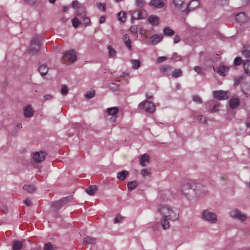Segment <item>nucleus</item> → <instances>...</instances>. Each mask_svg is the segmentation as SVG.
<instances>
[{"label": "nucleus", "instance_id": "864d4df0", "mask_svg": "<svg viewBox=\"0 0 250 250\" xmlns=\"http://www.w3.org/2000/svg\"><path fill=\"white\" fill-rule=\"evenodd\" d=\"M123 218V217L120 214H118L114 219V222L115 223H119Z\"/></svg>", "mask_w": 250, "mask_h": 250}, {"label": "nucleus", "instance_id": "79ce46f5", "mask_svg": "<svg viewBox=\"0 0 250 250\" xmlns=\"http://www.w3.org/2000/svg\"><path fill=\"white\" fill-rule=\"evenodd\" d=\"M184 3V0H173V3L176 7L181 6Z\"/></svg>", "mask_w": 250, "mask_h": 250}, {"label": "nucleus", "instance_id": "1a4fd4ad", "mask_svg": "<svg viewBox=\"0 0 250 250\" xmlns=\"http://www.w3.org/2000/svg\"><path fill=\"white\" fill-rule=\"evenodd\" d=\"M45 153L41 151L35 152L33 156V159L35 162L40 163L45 159Z\"/></svg>", "mask_w": 250, "mask_h": 250}, {"label": "nucleus", "instance_id": "6e6552de", "mask_svg": "<svg viewBox=\"0 0 250 250\" xmlns=\"http://www.w3.org/2000/svg\"><path fill=\"white\" fill-rule=\"evenodd\" d=\"M230 215L234 218H237L241 221H244L246 219V216L242 214L241 211L237 209H235L229 212Z\"/></svg>", "mask_w": 250, "mask_h": 250}, {"label": "nucleus", "instance_id": "774afa93", "mask_svg": "<svg viewBox=\"0 0 250 250\" xmlns=\"http://www.w3.org/2000/svg\"><path fill=\"white\" fill-rule=\"evenodd\" d=\"M61 21L62 22H65L66 21H67V19L65 18H62L61 19Z\"/></svg>", "mask_w": 250, "mask_h": 250}, {"label": "nucleus", "instance_id": "7ed1b4c3", "mask_svg": "<svg viewBox=\"0 0 250 250\" xmlns=\"http://www.w3.org/2000/svg\"><path fill=\"white\" fill-rule=\"evenodd\" d=\"M64 62H74L77 60L76 52L74 50H70L65 52L62 56Z\"/></svg>", "mask_w": 250, "mask_h": 250}, {"label": "nucleus", "instance_id": "13d9d810", "mask_svg": "<svg viewBox=\"0 0 250 250\" xmlns=\"http://www.w3.org/2000/svg\"><path fill=\"white\" fill-rule=\"evenodd\" d=\"M173 41L175 43H178L180 41V37L177 35L175 36L173 39Z\"/></svg>", "mask_w": 250, "mask_h": 250}, {"label": "nucleus", "instance_id": "cd10ccee", "mask_svg": "<svg viewBox=\"0 0 250 250\" xmlns=\"http://www.w3.org/2000/svg\"><path fill=\"white\" fill-rule=\"evenodd\" d=\"M128 172L126 170L119 172L117 173V178L120 180H124L126 177Z\"/></svg>", "mask_w": 250, "mask_h": 250}, {"label": "nucleus", "instance_id": "6ab92c4d", "mask_svg": "<svg viewBox=\"0 0 250 250\" xmlns=\"http://www.w3.org/2000/svg\"><path fill=\"white\" fill-rule=\"evenodd\" d=\"M236 21L239 23H243L247 20V17L243 12L239 13L236 16Z\"/></svg>", "mask_w": 250, "mask_h": 250}, {"label": "nucleus", "instance_id": "bf43d9fd", "mask_svg": "<svg viewBox=\"0 0 250 250\" xmlns=\"http://www.w3.org/2000/svg\"><path fill=\"white\" fill-rule=\"evenodd\" d=\"M130 31L132 33H136L137 31V27L136 26H132L130 27Z\"/></svg>", "mask_w": 250, "mask_h": 250}, {"label": "nucleus", "instance_id": "c03bdc74", "mask_svg": "<svg viewBox=\"0 0 250 250\" xmlns=\"http://www.w3.org/2000/svg\"><path fill=\"white\" fill-rule=\"evenodd\" d=\"M193 100L194 102L197 104H201L202 102L201 98L198 95L193 96Z\"/></svg>", "mask_w": 250, "mask_h": 250}, {"label": "nucleus", "instance_id": "f257e3e1", "mask_svg": "<svg viewBox=\"0 0 250 250\" xmlns=\"http://www.w3.org/2000/svg\"><path fill=\"white\" fill-rule=\"evenodd\" d=\"M158 210L162 216L161 224L164 229L169 228L170 221H174L178 219L177 211L168 205H159Z\"/></svg>", "mask_w": 250, "mask_h": 250}, {"label": "nucleus", "instance_id": "de8ad7c7", "mask_svg": "<svg viewBox=\"0 0 250 250\" xmlns=\"http://www.w3.org/2000/svg\"><path fill=\"white\" fill-rule=\"evenodd\" d=\"M141 174L144 176V177H146V176H149V174H150V172L148 171V170L146 169H143L142 170H141Z\"/></svg>", "mask_w": 250, "mask_h": 250}, {"label": "nucleus", "instance_id": "4be33fe9", "mask_svg": "<svg viewBox=\"0 0 250 250\" xmlns=\"http://www.w3.org/2000/svg\"><path fill=\"white\" fill-rule=\"evenodd\" d=\"M239 104V100L237 98H232L229 100V106L232 109L236 108Z\"/></svg>", "mask_w": 250, "mask_h": 250}, {"label": "nucleus", "instance_id": "9d476101", "mask_svg": "<svg viewBox=\"0 0 250 250\" xmlns=\"http://www.w3.org/2000/svg\"><path fill=\"white\" fill-rule=\"evenodd\" d=\"M213 96L215 98L223 100L228 98L227 92L222 90L214 91L213 92Z\"/></svg>", "mask_w": 250, "mask_h": 250}, {"label": "nucleus", "instance_id": "473e14b6", "mask_svg": "<svg viewBox=\"0 0 250 250\" xmlns=\"http://www.w3.org/2000/svg\"><path fill=\"white\" fill-rule=\"evenodd\" d=\"M163 33L167 36H172L174 34V32L168 27H166L163 29Z\"/></svg>", "mask_w": 250, "mask_h": 250}, {"label": "nucleus", "instance_id": "39448f33", "mask_svg": "<svg viewBox=\"0 0 250 250\" xmlns=\"http://www.w3.org/2000/svg\"><path fill=\"white\" fill-rule=\"evenodd\" d=\"M40 49V42L37 37H35L31 41L30 47V51L33 53H37Z\"/></svg>", "mask_w": 250, "mask_h": 250}, {"label": "nucleus", "instance_id": "69168bd1", "mask_svg": "<svg viewBox=\"0 0 250 250\" xmlns=\"http://www.w3.org/2000/svg\"><path fill=\"white\" fill-rule=\"evenodd\" d=\"M243 77H240L238 79L236 80L235 82V84H238L239 83L243 80Z\"/></svg>", "mask_w": 250, "mask_h": 250}, {"label": "nucleus", "instance_id": "20e7f679", "mask_svg": "<svg viewBox=\"0 0 250 250\" xmlns=\"http://www.w3.org/2000/svg\"><path fill=\"white\" fill-rule=\"evenodd\" d=\"M203 217L205 220L212 224L215 223L217 221L216 214L207 210L203 212Z\"/></svg>", "mask_w": 250, "mask_h": 250}, {"label": "nucleus", "instance_id": "6e6d98bb", "mask_svg": "<svg viewBox=\"0 0 250 250\" xmlns=\"http://www.w3.org/2000/svg\"><path fill=\"white\" fill-rule=\"evenodd\" d=\"M166 60L167 58L166 57H159L158 58L157 61L158 62L160 63L165 61Z\"/></svg>", "mask_w": 250, "mask_h": 250}, {"label": "nucleus", "instance_id": "5fc2aeb1", "mask_svg": "<svg viewBox=\"0 0 250 250\" xmlns=\"http://www.w3.org/2000/svg\"><path fill=\"white\" fill-rule=\"evenodd\" d=\"M24 204L27 206H30L32 204L31 200L28 198L25 199V200L24 201Z\"/></svg>", "mask_w": 250, "mask_h": 250}, {"label": "nucleus", "instance_id": "ddd939ff", "mask_svg": "<svg viewBox=\"0 0 250 250\" xmlns=\"http://www.w3.org/2000/svg\"><path fill=\"white\" fill-rule=\"evenodd\" d=\"M147 21L149 23L154 26H157L159 23V18L154 15H151L149 16Z\"/></svg>", "mask_w": 250, "mask_h": 250}, {"label": "nucleus", "instance_id": "f8f14e48", "mask_svg": "<svg viewBox=\"0 0 250 250\" xmlns=\"http://www.w3.org/2000/svg\"><path fill=\"white\" fill-rule=\"evenodd\" d=\"M72 7L73 8H77V15H80V13L85 10L84 8L78 1H73L72 3Z\"/></svg>", "mask_w": 250, "mask_h": 250}, {"label": "nucleus", "instance_id": "2f4dec72", "mask_svg": "<svg viewBox=\"0 0 250 250\" xmlns=\"http://www.w3.org/2000/svg\"><path fill=\"white\" fill-rule=\"evenodd\" d=\"M138 184L137 181H133L129 182L127 184V188L130 190H134L138 186Z\"/></svg>", "mask_w": 250, "mask_h": 250}, {"label": "nucleus", "instance_id": "a878e982", "mask_svg": "<svg viewBox=\"0 0 250 250\" xmlns=\"http://www.w3.org/2000/svg\"><path fill=\"white\" fill-rule=\"evenodd\" d=\"M118 110L117 107H112L107 108V113L109 115L115 116L118 113Z\"/></svg>", "mask_w": 250, "mask_h": 250}, {"label": "nucleus", "instance_id": "72a5a7b5", "mask_svg": "<svg viewBox=\"0 0 250 250\" xmlns=\"http://www.w3.org/2000/svg\"><path fill=\"white\" fill-rule=\"evenodd\" d=\"M171 70V67L169 65H164L162 68V71L165 75L168 76L170 74Z\"/></svg>", "mask_w": 250, "mask_h": 250}, {"label": "nucleus", "instance_id": "4c0bfd02", "mask_svg": "<svg viewBox=\"0 0 250 250\" xmlns=\"http://www.w3.org/2000/svg\"><path fill=\"white\" fill-rule=\"evenodd\" d=\"M73 26L75 28H77L81 24V21L79 20L77 18H74L72 20Z\"/></svg>", "mask_w": 250, "mask_h": 250}, {"label": "nucleus", "instance_id": "338daca9", "mask_svg": "<svg viewBox=\"0 0 250 250\" xmlns=\"http://www.w3.org/2000/svg\"><path fill=\"white\" fill-rule=\"evenodd\" d=\"M116 117H114V116L110 118V121L111 122H112V123H114L116 121Z\"/></svg>", "mask_w": 250, "mask_h": 250}, {"label": "nucleus", "instance_id": "a211bd4d", "mask_svg": "<svg viewBox=\"0 0 250 250\" xmlns=\"http://www.w3.org/2000/svg\"><path fill=\"white\" fill-rule=\"evenodd\" d=\"M200 5V2L198 0H192L189 3L188 9V11L193 10Z\"/></svg>", "mask_w": 250, "mask_h": 250}, {"label": "nucleus", "instance_id": "ea45409f", "mask_svg": "<svg viewBox=\"0 0 250 250\" xmlns=\"http://www.w3.org/2000/svg\"><path fill=\"white\" fill-rule=\"evenodd\" d=\"M95 95V91L94 90H90L89 91H87L85 94V97L87 99H90L92 98H93L94 96Z\"/></svg>", "mask_w": 250, "mask_h": 250}, {"label": "nucleus", "instance_id": "dca6fc26", "mask_svg": "<svg viewBox=\"0 0 250 250\" xmlns=\"http://www.w3.org/2000/svg\"><path fill=\"white\" fill-rule=\"evenodd\" d=\"M24 115L26 117H31L33 115L34 110L30 105H27L23 109Z\"/></svg>", "mask_w": 250, "mask_h": 250}, {"label": "nucleus", "instance_id": "9b49d317", "mask_svg": "<svg viewBox=\"0 0 250 250\" xmlns=\"http://www.w3.org/2000/svg\"><path fill=\"white\" fill-rule=\"evenodd\" d=\"M163 39L162 34H154L150 37L149 41L151 44L155 45L160 42Z\"/></svg>", "mask_w": 250, "mask_h": 250}, {"label": "nucleus", "instance_id": "5701e85b", "mask_svg": "<svg viewBox=\"0 0 250 250\" xmlns=\"http://www.w3.org/2000/svg\"><path fill=\"white\" fill-rule=\"evenodd\" d=\"M123 39L124 42L125 44L126 47L128 49L131 50L132 49V46L131 45V41L130 40L129 36L127 34H125L124 36Z\"/></svg>", "mask_w": 250, "mask_h": 250}, {"label": "nucleus", "instance_id": "4468645a", "mask_svg": "<svg viewBox=\"0 0 250 250\" xmlns=\"http://www.w3.org/2000/svg\"><path fill=\"white\" fill-rule=\"evenodd\" d=\"M81 20H82L83 24L86 26L89 25L90 22V19L86 16L85 11L80 13V15L78 16Z\"/></svg>", "mask_w": 250, "mask_h": 250}, {"label": "nucleus", "instance_id": "393cba45", "mask_svg": "<svg viewBox=\"0 0 250 250\" xmlns=\"http://www.w3.org/2000/svg\"><path fill=\"white\" fill-rule=\"evenodd\" d=\"M23 189L24 190L26 191L28 193H32L34 192L36 190V188H35V186L33 185H24V186L23 187Z\"/></svg>", "mask_w": 250, "mask_h": 250}, {"label": "nucleus", "instance_id": "09e8293b", "mask_svg": "<svg viewBox=\"0 0 250 250\" xmlns=\"http://www.w3.org/2000/svg\"><path fill=\"white\" fill-rule=\"evenodd\" d=\"M198 120L200 123H206V118L203 115L198 116Z\"/></svg>", "mask_w": 250, "mask_h": 250}, {"label": "nucleus", "instance_id": "c756f323", "mask_svg": "<svg viewBox=\"0 0 250 250\" xmlns=\"http://www.w3.org/2000/svg\"><path fill=\"white\" fill-rule=\"evenodd\" d=\"M108 57L110 58H114L116 55V50L110 45H108Z\"/></svg>", "mask_w": 250, "mask_h": 250}, {"label": "nucleus", "instance_id": "4d7b16f0", "mask_svg": "<svg viewBox=\"0 0 250 250\" xmlns=\"http://www.w3.org/2000/svg\"><path fill=\"white\" fill-rule=\"evenodd\" d=\"M194 70L198 74H200L201 73L202 71V68L200 66H195L194 68Z\"/></svg>", "mask_w": 250, "mask_h": 250}, {"label": "nucleus", "instance_id": "aec40b11", "mask_svg": "<svg viewBox=\"0 0 250 250\" xmlns=\"http://www.w3.org/2000/svg\"><path fill=\"white\" fill-rule=\"evenodd\" d=\"M229 67L225 65H222L218 68L217 72L220 74L221 76H225L229 72Z\"/></svg>", "mask_w": 250, "mask_h": 250}, {"label": "nucleus", "instance_id": "f3484780", "mask_svg": "<svg viewBox=\"0 0 250 250\" xmlns=\"http://www.w3.org/2000/svg\"><path fill=\"white\" fill-rule=\"evenodd\" d=\"M149 163V157L146 154H143L140 159V165L143 167L147 166Z\"/></svg>", "mask_w": 250, "mask_h": 250}, {"label": "nucleus", "instance_id": "3c124183", "mask_svg": "<svg viewBox=\"0 0 250 250\" xmlns=\"http://www.w3.org/2000/svg\"><path fill=\"white\" fill-rule=\"evenodd\" d=\"M44 250H53V247L50 243L46 244L44 246Z\"/></svg>", "mask_w": 250, "mask_h": 250}, {"label": "nucleus", "instance_id": "a18cd8bd", "mask_svg": "<svg viewBox=\"0 0 250 250\" xmlns=\"http://www.w3.org/2000/svg\"><path fill=\"white\" fill-rule=\"evenodd\" d=\"M242 54L247 58H250V50L245 48L242 51Z\"/></svg>", "mask_w": 250, "mask_h": 250}, {"label": "nucleus", "instance_id": "603ef678", "mask_svg": "<svg viewBox=\"0 0 250 250\" xmlns=\"http://www.w3.org/2000/svg\"><path fill=\"white\" fill-rule=\"evenodd\" d=\"M97 7L100 9V10L102 11H104L105 9V6L104 4H103L102 3L99 2L97 3Z\"/></svg>", "mask_w": 250, "mask_h": 250}, {"label": "nucleus", "instance_id": "0eeeda50", "mask_svg": "<svg viewBox=\"0 0 250 250\" xmlns=\"http://www.w3.org/2000/svg\"><path fill=\"white\" fill-rule=\"evenodd\" d=\"M147 16L146 11L145 10L141 11H135L133 12L132 19L135 20L145 19Z\"/></svg>", "mask_w": 250, "mask_h": 250}, {"label": "nucleus", "instance_id": "c9c22d12", "mask_svg": "<svg viewBox=\"0 0 250 250\" xmlns=\"http://www.w3.org/2000/svg\"><path fill=\"white\" fill-rule=\"evenodd\" d=\"M131 63L132 64V68L133 69H138L140 67V62L138 60H132Z\"/></svg>", "mask_w": 250, "mask_h": 250}, {"label": "nucleus", "instance_id": "58836bf2", "mask_svg": "<svg viewBox=\"0 0 250 250\" xmlns=\"http://www.w3.org/2000/svg\"><path fill=\"white\" fill-rule=\"evenodd\" d=\"M145 3L144 0H135L136 5L140 8H143L145 6Z\"/></svg>", "mask_w": 250, "mask_h": 250}, {"label": "nucleus", "instance_id": "f03ea898", "mask_svg": "<svg viewBox=\"0 0 250 250\" xmlns=\"http://www.w3.org/2000/svg\"><path fill=\"white\" fill-rule=\"evenodd\" d=\"M139 107L150 113H153L155 110L154 104L148 101L141 102L139 105Z\"/></svg>", "mask_w": 250, "mask_h": 250}, {"label": "nucleus", "instance_id": "bb28decb", "mask_svg": "<svg viewBox=\"0 0 250 250\" xmlns=\"http://www.w3.org/2000/svg\"><path fill=\"white\" fill-rule=\"evenodd\" d=\"M243 67L245 73L248 75H250V61L247 60L243 63Z\"/></svg>", "mask_w": 250, "mask_h": 250}, {"label": "nucleus", "instance_id": "49530a36", "mask_svg": "<svg viewBox=\"0 0 250 250\" xmlns=\"http://www.w3.org/2000/svg\"><path fill=\"white\" fill-rule=\"evenodd\" d=\"M68 89L66 85H63L61 88V93L62 95H66L68 93Z\"/></svg>", "mask_w": 250, "mask_h": 250}, {"label": "nucleus", "instance_id": "a19ab883", "mask_svg": "<svg viewBox=\"0 0 250 250\" xmlns=\"http://www.w3.org/2000/svg\"><path fill=\"white\" fill-rule=\"evenodd\" d=\"M182 75V71L180 69H176L172 73V76L174 78H178Z\"/></svg>", "mask_w": 250, "mask_h": 250}, {"label": "nucleus", "instance_id": "2eb2a0df", "mask_svg": "<svg viewBox=\"0 0 250 250\" xmlns=\"http://www.w3.org/2000/svg\"><path fill=\"white\" fill-rule=\"evenodd\" d=\"M164 5V3L161 0H151L149 3V5L157 8H162Z\"/></svg>", "mask_w": 250, "mask_h": 250}, {"label": "nucleus", "instance_id": "e2e57ef3", "mask_svg": "<svg viewBox=\"0 0 250 250\" xmlns=\"http://www.w3.org/2000/svg\"><path fill=\"white\" fill-rule=\"evenodd\" d=\"M105 18L104 16H101L100 19L99 23H103L105 21Z\"/></svg>", "mask_w": 250, "mask_h": 250}, {"label": "nucleus", "instance_id": "7c9ffc66", "mask_svg": "<svg viewBox=\"0 0 250 250\" xmlns=\"http://www.w3.org/2000/svg\"><path fill=\"white\" fill-rule=\"evenodd\" d=\"M96 190L97 187L95 185H92L86 189V192L89 195H93Z\"/></svg>", "mask_w": 250, "mask_h": 250}, {"label": "nucleus", "instance_id": "423d86ee", "mask_svg": "<svg viewBox=\"0 0 250 250\" xmlns=\"http://www.w3.org/2000/svg\"><path fill=\"white\" fill-rule=\"evenodd\" d=\"M191 184V183L188 182L182 186L181 192L184 195L188 196L190 194V191H192V189L193 190V186Z\"/></svg>", "mask_w": 250, "mask_h": 250}, {"label": "nucleus", "instance_id": "412c9836", "mask_svg": "<svg viewBox=\"0 0 250 250\" xmlns=\"http://www.w3.org/2000/svg\"><path fill=\"white\" fill-rule=\"evenodd\" d=\"M48 71V67L45 64L41 65L38 71L42 76L46 75Z\"/></svg>", "mask_w": 250, "mask_h": 250}, {"label": "nucleus", "instance_id": "e433bc0d", "mask_svg": "<svg viewBox=\"0 0 250 250\" xmlns=\"http://www.w3.org/2000/svg\"><path fill=\"white\" fill-rule=\"evenodd\" d=\"M243 92L247 96L250 95V84L246 83L243 86Z\"/></svg>", "mask_w": 250, "mask_h": 250}, {"label": "nucleus", "instance_id": "0e129e2a", "mask_svg": "<svg viewBox=\"0 0 250 250\" xmlns=\"http://www.w3.org/2000/svg\"><path fill=\"white\" fill-rule=\"evenodd\" d=\"M52 98V96L49 94H47L44 96V98L45 100H48Z\"/></svg>", "mask_w": 250, "mask_h": 250}, {"label": "nucleus", "instance_id": "052dcab7", "mask_svg": "<svg viewBox=\"0 0 250 250\" xmlns=\"http://www.w3.org/2000/svg\"><path fill=\"white\" fill-rule=\"evenodd\" d=\"M26 2L28 3L29 4H33L35 3L37 0H24Z\"/></svg>", "mask_w": 250, "mask_h": 250}, {"label": "nucleus", "instance_id": "b1692460", "mask_svg": "<svg viewBox=\"0 0 250 250\" xmlns=\"http://www.w3.org/2000/svg\"><path fill=\"white\" fill-rule=\"evenodd\" d=\"M96 240L94 238L87 236L83 239V243L85 245L93 244L96 243Z\"/></svg>", "mask_w": 250, "mask_h": 250}, {"label": "nucleus", "instance_id": "680f3d73", "mask_svg": "<svg viewBox=\"0 0 250 250\" xmlns=\"http://www.w3.org/2000/svg\"><path fill=\"white\" fill-rule=\"evenodd\" d=\"M218 110V105L217 104L214 105L212 108V112H216Z\"/></svg>", "mask_w": 250, "mask_h": 250}, {"label": "nucleus", "instance_id": "f704fd0d", "mask_svg": "<svg viewBox=\"0 0 250 250\" xmlns=\"http://www.w3.org/2000/svg\"><path fill=\"white\" fill-rule=\"evenodd\" d=\"M126 19V13L124 11H121L118 13V20L122 22H124Z\"/></svg>", "mask_w": 250, "mask_h": 250}, {"label": "nucleus", "instance_id": "37998d69", "mask_svg": "<svg viewBox=\"0 0 250 250\" xmlns=\"http://www.w3.org/2000/svg\"><path fill=\"white\" fill-rule=\"evenodd\" d=\"M242 59L239 57H236L234 60V63L236 65H239L242 63Z\"/></svg>", "mask_w": 250, "mask_h": 250}, {"label": "nucleus", "instance_id": "c85d7f7f", "mask_svg": "<svg viewBox=\"0 0 250 250\" xmlns=\"http://www.w3.org/2000/svg\"><path fill=\"white\" fill-rule=\"evenodd\" d=\"M22 243L21 241H15L13 243V250H20L22 248Z\"/></svg>", "mask_w": 250, "mask_h": 250}, {"label": "nucleus", "instance_id": "8fccbe9b", "mask_svg": "<svg viewBox=\"0 0 250 250\" xmlns=\"http://www.w3.org/2000/svg\"><path fill=\"white\" fill-rule=\"evenodd\" d=\"M110 88L113 91H117L118 90V86L114 83H111L109 84Z\"/></svg>", "mask_w": 250, "mask_h": 250}]
</instances>
